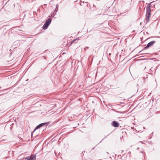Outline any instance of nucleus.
<instances>
[{
	"label": "nucleus",
	"instance_id": "4",
	"mask_svg": "<svg viewBox=\"0 0 160 160\" xmlns=\"http://www.w3.org/2000/svg\"><path fill=\"white\" fill-rule=\"evenodd\" d=\"M152 2L148 3L146 7V13H150L151 12V3Z\"/></svg>",
	"mask_w": 160,
	"mask_h": 160
},
{
	"label": "nucleus",
	"instance_id": "5",
	"mask_svg": "<svg viewBox=\"0 0 160 160\" xmlns=\"http://www.w3.org/2000/svg\"><path fill=\"white\" fill-rule=\"evenodd\" d=\"M46 124V123H43L39 124V125L36 126L35 129H34L33 132H34L36 129H38L39 128H40L45 125Z\"/></svg>",
	"mask_w": 160,
	"mask_h": 160
},
{
	"label": "nucleus",
	"instance_id": "12",
	"mask_svg": "<svg viewBox=\"0 0 160 160\" xmlns=\"http://www.w3.org/2000/svg\"><path fill=\"white\" fill-rule=\"evenodd\" d=\"M73 40H77V39H74Z\"/></svg>",
	"mask_w": 160,
	"mask_h": 160
},
{
	"label": "nucleus",
	"instance_id": "9",
	"mask_svg": "<svg viewBox=\"0 0 160 160\" xmlns=\"http://www.w3.org/2000/svg\"><path fill=\"white\" fill-rule=\"evenodd\" d=\"M74 41V40H73V41H72L71 42V43L69 45V46H70L71 44L73 43L74 41Z\"/></svg>",
	"mask_w": 160,
	"mask_h": 160
},
{
	"label": "nucleus",
	"instance_id": "7",
	"mask_svg": "<svg viewBox=\"0 0 160 160\" xmlns=\"http://www.w3.org/2000/svg\"><path fill=\"white\" fill-rule=\"evenodd\" d=\"M151 13H146V20L148 22L150 19V18Z\"/></svg>",
	"mask_w": 160,
	"mask_h": 160
},
{
	"label": "nucleus",
	"instance_id": "2",
	"mask_svg": "<svg viewBox=\"0 0 160 160\" xmlns=\"http://www.w3.org/2000/svg\"><path fill=\"white\" fill-rule=\"evenodd\" d=\"M155 42L154 41H152L150 42L149 43H148L147 46L145 47L143 49H142V50L141 51L139 52V53H140L142 52L144 50L150 47L151 46H152L154 43Z\"/></svg>",
	"mask_w": 160,
	"mask_h": 160
},
{
	"label": "nucleus",
	"instance_id": "11",
	"mask_svg": "<svg viewBox=\"0 0 160 160\" xmlns=\"http://www.w3.org/2000/svg\"><path fill=\"white\" fill-rule=\"evenodd\" d=\"M88 47H86V48H84V49L85 50H86V49H88Z\"/></svg>",
	"mask_w": 160,
	"mask_h": 160
},
{
	"label": "nucleus",
	"instance_id": "6",
	"mask_svg": "<svg viewBox=\"0 0 160 160\" xmlns=\"http://www.w3.org/2000/svg\"><path fill=\"white\" fill-rule=\"evenodd\" d=\"M111 125L115 128H117L119 127V124L117 122L114 121L112 122Z\"/></svg>",
	"mask_w": 160,
	"mask_h": 160
},
{
	"label": "nucleus",
	"instance_id": "14",
	"mask_svg": "<svg viewBox=\"0 0 160 160\" xmlns=\"http://www.w3.org/2000/svg\"><path fill=\"white\" fill-rule=\"evenodd\" d=\"M110 54H111V53H110L109 54V55H110Z\"/></svg>",
	"mask_w": 160,
	"mask_h": 160
},
{
	"label": "nucleus",
	"instance_id": "10",
	"mask_svg": "<svg viewBox=\"0 0 160 160\" xmlns=\"http://www.w3.org/2000/svg\"><path fill=\"white\" fill-rule=\"evenodd\" d=\"M56 13H55V10H54V12H53V14L52 15L53 16V17L54 16V14H55Z\"/></svg>",
	"mask_w": 160,
	"mask_h": 160
},
{
	"label": "nucleus",
	"instance_id": "3",
	"mask_svg": "<svg viewBox=\"0 0 160 160\" xmlns=\"http://www.w3.org/2000/svg\"><path fill=\"white\" fill-rule=\"evenodd\" d=\"M24 159L27 160H36V156L35 155H32L24 158Z\"/></svg>",
	"mask_w": 160,
	"mask_h": 160
},
{
	"label": "nucleus",
	"instance_id": "8",
	"mask_svg": "<svg viewBox=\"0 0 160 160\" xmlns=\"http://www.w3.org/2000/svg\"><path fill=\"white\" fill-rule=\"evenodd\" d=\"M58 4H57L56 5V8L55 10V13H57V12L58 11Z\"/></svg>",
	"mask_w": 160,
	"mask_h": 160
},
{
	"label": "nucleus",
	"instance_id": "13",
	"mask_svg": "<svg viewBox=\"0 0 160 160\" xmlns=\"http://www.w3.org/2000/svg\"><path fill=\"white\" fill-rule=\"evenodd\" d=\"M148 39H148H146V40H147Z\"/></svg>",
	"mask_w": 160,
	"mask_h": 160
},
{
	"label": "nucleus",
	"instance_id": "1",
	"mask_svg": "<svg viewBox=\"0 0 160 160\" xmlns=\"http://www.w3.org/2000/svg\"><path fill=\"white\" fill-rule=\"evenodd\" d=\"M51 20L50 18H48V20L46 21V22L44 24L42 28L43 29L45 30L48 28V26L50 24L51 22Z\"/></svg>",
	"mask_w": 160,
	"mask_h": 160
}]
</instances>
